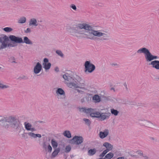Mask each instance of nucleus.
I'll return each mask as SVG.
<instances>
[{
	"mask_svg": "<svg viewBox=\"0 0 159 159\" xmlns=\"http://www.w3.org/2000/svg\"><path fill=\"white\" fill-rule=\"evenodd\" d=\"M90 25L86 23H79L67 27V31L73 36L79 38L85 36L87 39L94 40L97 37L101 41H107L110 38L109 33L101 27Z\"/></svg>",
	"mask_w": 159,
	"mask_h": 159,
	"instance_id": "nucleus-1",
	"label": "nucleus"
},
{
	"mask_svg": "<svg viewBox=\"0 0 159 159\" xmlns=\"http://www.w3.org/2000/svg\"><path fill=\"white\" fill-rule=\"evenodd\" d=\"M63 78L65 81L68 87L70 88H80L82 89L85 90L86 89L84 87H80V84L81 86H84V83H81L82 80L81 78L78 76H76L74 79L68 73H66L63 75Z\"/></svg>",
	"mask_w": 159,
	"mask_h": 159,
	"instance_id": "nucleus-2",
	"label": "nucleus"
},
{
	"mask_svg": "<svg viewBox=\"0 0 159 159\" xmlns=\"http://www.w3.org/2000/svg\"><path fill=\"white\" fill-rule=\"evenodd\" d=\"M111 115V113H102L98 111H95L93 110V112L90 114V116L94 118H100L101 120H104L108 119Z\"/></svg>",
	"mask_w": 159,
	"mask_h": 159,
	"instance_id": "nucleus-3",
	"label": "nucleus"
},
{
	"mask_svg": "<svg viewBox=\"0 0 159 159\" xmlns=\"http://www.w3.org/2000/svg\"><path fill=\"white\" fill-rule=\"evenodd\" d=\"M138 53H143L144 54L145 59L147 62H150L152 60L153 55L149 50L146 48H142L137 51Z\"/></svg>",
	"mask_w": 159,
	"mask_h": 159,
	"instance_id": "nucleus-4",
	"label": "nucleus"
},
{
	"mask_svg": "<svg viewBox=\"0 0 159 159\" xmlns=\"http://www.w3.org/2000/svg\"><path fill=\"white\" fill-rule=\"evenodd\" d=\"M5 122H7L10 124L12 126L17 128L19 125V120L15 116H10L5 117Z\"/></svg>",
	"mask_w": 159,
	"mask_h": 159,
	"instance_id": "nucleus-5",
	"label": "nucleus"
},
{
	"mask_svg": "<svg viewBox=\"0 0 159 159\" xmlns=\"http://www.w3.org/2000/svg\"><path fill=\"white\" fill-rule=\"evenodd\" d=\"M140 125L149 128L153 129L157 127V125L151 121L146 120H139Z\"/></svg>",
	"mask_w": 159,
	"mask_h": 159,
	"instance_id": "nucleus-6",
	"label": "nucleus"
},
{
	"mask_svg": "<svg viewBox=\"0 0 159 159\" xmlns=\"http://www.w3.org/2000/svg\"><path fill=\"white\" fill-rule=\"evenodd\" d=\"M9 37H8L6 35L0 37V43H1L0 47V49L5 48L9 46V44H7V42L9 41Z\"/></svg>",
	"mask_w": 159,
	"mask_h": 159,
	"instance_id": "nucleus-7",
	"label": "nucleus"
},
{
	"mask_svg": "<svg viewBox=\"0 0 159 159\" xmlns=\"http://www.w3.org/2000/svg\"><path fill=\"white\" fill-rule=\"evenodd\" d=\"M85 68V72L88 71L89 73H92L95 69V66L93 64L91 63L89 61H86L84 64Z\"/></svg>",
	"mask_w": 159,
	"mask_h": 159,
	"instance_id": "nucleus-8",
	"label": "nucleus"
},
{
	"mask_svg": "<svg viewBox=\"0 0 159 159\" xmlns=\"http://www.w3.org/2000/svg\"><path fill=\"white\" fill-rule=\"evenodd\" d=\"M9 39L11 41L16 43H20L23 42V40L21 38L16 37L13 35H10Z\"/></svg>",
	"mask_w": 159,
	"mask_h": 159,
	"instance_id": "nucleus-9",
	"label": "nucleus"
},
{
	"mask_svg": "<svg viewBox=\"0 0 159 159\" xmlns=\"http://www.w3.org/2000/svg\"><path fill=\"white\" fill-rule=\"evenodd\" d=\"M56 93L59 99H64L66 97L65 92L61 88L57 89L56 91Z\"/></svg>",
	"mask_w": 159,
	"mask_h": 159,
	"instance_id": "nucleus-10",
	"label": "nucleus"
},
{
	"mask_svg": "<svg viewBox=\"0 0 159 159\" xmlns=\"http://www.w3.org/2000/svg\"><path fill=\"white\" fill-rule=\"evenodd\" d=\"M42 69V66L39 62H37L36 65L34 66L33 71L35 74L39 73Z\"/></svg>",
	"mask_w": 159,
	"mask_h": 159,
	"instance_id": "nucleus-11",
	"label": "nucleus"
},
{
	"mask_svg": "<svg viewBox=\"0 0 159 159\" xmlns=\"http://www.w3.org/2000/svg\"><path fill=\"white\" fill-rule=\"evenodd\" d=\"M151 65L152 67L155 68L157 70H159V61L154 60L152 61L149 64Z\"/></svg>",
	"mask_w": 159,
	"mask_h": 159,
	"instance_id": "nucleus-12",
	"label": "nucleus"
},
{
	"mask_svg": "<svg viewBox=\"0 0 159 159\" xmlns=\"http://www.w3.org/2000/svg\"><path fill=\"white\" fill-rule=\"evenodd\" d=\"M29 25L30 26H37L38 24L37 20L34 18L30 19L29 22Z\"/></svg>",
	"mask_w": 159,
	"mask_h": 159,
	"instance_id": "nucleus-13",
	"label": "nucleus"
},
{
	"mask_svg": "<svg viewBox=\"0 0 159 159\" xmlns=\"http://www.w3.org/2000/svg\"><path fill=\"white\" fill-rule=\"evenodd\" d=\"M109 130L105 129L103 132H100V136L101 139H103L106 137L108 134Z\"/></svg>",
	"mask_w": 159,
	"mask_h": 159,
	"instance_id": "nucleus-14",
	"label": "nucleus"
},
{
	"mask_svg": "<svg viewBox=\"0 0 159 159\" xmlns=\"http://www.w3.org/2000/svg\"><path fill=\"white\" fill-rule=\"evenodd\" d=\"M93 100L95 103H98L101 101V98L97 94L94 95L93 97Z\"/></svg>",
	"mask_w": 159,
	"mask_h": 159,
	"instance_id": "nucleus-15",
	"label": "nucleus"
},
{
	"mask_svg": "<svg viewBox=\"0 0 159 159\" xmlns=\"http://www.w3.org/2000/svg\"><path fill=\"white\" fill-rule=\"evenodd\" d=\"M82 140H70L69 143L73 144L79 145L82 143Z\"/></svg>",
	"mask_w": 159,
	"mask_h": 159,
	"instance_id": "nucleus-16",
	"label": "nucleus"
},
{
	"mask_svg": "<svg viewBox=\"0 0 159 159\" xmlns=\"http://www.w3.org/2000/svg\"><path fill=\"white\" fill-rule=\"evenodd\" d=\"M43 147L45 149H46V148H47V149L48 152H51L52 148L49 143L45 142H44L43 144Z\"/></svg>",
	"mask_w": 159,
	"mask_h": 159,
	"instance_id": "nucleus-17",
	"label": "nucleus"
},
{
	"mask_svg": "<svg viewBox=\"0 0 159 159\" xmlns=\"http://www.w3.org/2000/svg\"><path fill=\"white\" fill-rule=\"evenodd\" d=\"M63 134L65 137L68 139L71 137V132L68 130L64 131L63 133Z\"/></svg>",
	"mask_w": 159,
	"mask_h": 159,
	"instance_id": "nucleus-18",
	"label": "nucleus"
},
{
	"mask_svg": "<svg viewBox=\"0 0 159 159\" xmlns=\"http://www.w3.org/2000/svg\"><path fill=\"white\" fill-rule=\"evenodd\" d=\"M22 43H25L26 44L30 45H32L33 44L32 42L27 37H24Z\"/></svg>",
	"mask_w": 159,
	"mask_h": 159,
	"instance_id": "nucleus-19",
	"label": "nucleus"
},
{
	"mask_svg": "<svg viewBox=\"0 0 159 159\" xmlns=\"http://www.w3.org/2000/svg\"><path fill=\"white\" fill-rule=\"evenodd\" d=\"M103 146L106 147L107 148L106 150H108V151L111 150L113 148L112 146L107 143H104L103 144Z\"/></svg>",
	"mask_w": 159,
	"mask_h": 159,
	"instance_id": "nucleus-20",
	"label": "nucleus"
},
{
	"mask_svg": "<svg viewBox=\"0 0 159 159\" xmlns=\"http://www.w3.org/2000/svg\"><path fill=\"white\" fill-rule=\"evenodd\" d=\"M43 67L46 70H48L50 69L51 66V63H43Z\"/></svg>",
	"mask_w": 159,
	"mask_h": 159,
	"instance_id": "nucleus-21",
	"label": "nucleus"
},
{
	"mask_svg": "<svg viewBox=\"0 0 159 159\" xmlns=\"http://www.w3.org/2000/svg\"><path fill=\"white\" fill-rule=\"evenodd\" d=\"M26 18L25 17H22L20 18L18 20V23L20 24H23L26 22Z\"/></svg>",
	"mask_w": 159,
	"mask_h": 159,
	"instance_id": "nucleus-22",
	"label": "nucleus"
},
{
	"mask_svg": "<svg viewBox=\"0 0 159 159\" xmlns=\"http://www.w3.org/2000/svg\"><path fill=\"white\" fill-rule=\"evenodd\" d=\"M24 125L25 129L27 130H30L32 127V125L29 123L25 122L24 123Z\"/></svg>",
	"mask_w": 159,
	"mask_h": 159,
	"instance_id": "nucleus-23",
	"label": "nucleus"
},
{
	"mask_svg": "<svg viewBox=\"0 0 159 159\" xmlns=\"http://www.w3.org/2000/svg\"><path fill=\"white\" fill-rule=\"evenodd\" d=\"M60 151V149L59 148L56 149L53 152L52 154V156L53 157H56Z\"/></svg>",
	"mask_w": 159,
	"mask_h": 159,
	"instance_id": "nucleus-24",
	"label": "nucleus"
},
{
	"mask_svg": "<svg viewBox=\"0 0 159 159\" xmlns=\"http://www.w3.org/2000/svg\"><path fill=\"white\" fill-rule=\"evenodd\" d=\"M3 30L7 33L13 31V29L10 27H6L2 29Z\"/></svg>",
	"mask_w": 159,
	"mask_h": 159,
	"instance_id": "nucleus-25",
	"label": "nucleus"
},
{
	"mask_svg": "<svg viewBox=\"0 0 159 159\" xmlns=\"http://www.w3.org/2000/svg\"><path fill=\"white\" fill-rule=\"evenodd\" d=\"M96 150L95 149H91L89 150L88 153L89 155L92 156L96 152Z\"/></svg>",
	"mask_w": 159,
	"mask_h": 159,
	"instance_id": "nucleus-26",
	"label": "nucleus"
},
{
	"mask_svg": "<svg viewBox=\"0 0 159 159\" xmlns=\"http://www.w3.org/2000/svg\"><path fill=\"white\" fill-rule=\"evenodd\" d=\"M111 112L112 114L114 115L115 116H117L119 113V111L116 110L114 109H111Z\"/></svg>",
	"mask_w": 159,
	"mask_h": 159,
	"instance_id": "nucleus-27",
	"label": "nucleus"
},
{
	"mask_svg": "<svg viewBox=\"0 0 159 159\" xmlns=\"http://www.w3.org/2000/svg\"><path fill=\"white\" fill-rule=\"evenodd\" d=\"M114 156V154L111 152H109L106 155L105 158L106 159H110Z\"/></svg>",
	"mask_w": 159,
	"mask_h": 159,
	"instance_id": "nucleus-28",
	"label": "nucleus"
},
{
	"mask_svg": "<svg viewBox=\"0 0 159 159\" xmlns=\"http://www.w3.org/2000/svg\"><path fill=\"white\" fill-rule=\"evenodd\" d=\"M53 136V135L52 134H48L47 135H46L45 134H43L42 135L43 138V139H50L52 138V137H50V136Z\"/></svg>",
	"mask_w": 159,
	"mask_h": 159,
	"instance_id": "nucleus-29",
	"label": "nucleus"
},
{
	"mask_svg": "<svg viewBox=\"0 0 159 159\" xmlns=\"http://www.w3.org/2000/svg\"><path fill=\"white\" fill-rule=\"evenodd\" d=\"M52 145L53 148H56L58 145V143L54 140H52Z\"/></svg>",
	"mask_w": 159,
	"mask_h": 159,
	"instance_id": "nucleus-30",
	"label": "nucleus"
},
{
	"mask_svg": "<svg viewBox=\"0 0 159 159\" xmlns=\"http://www.w3.org/2000/svg\"><path fill=\"white\" fill-rule=\"evenodd\" d=\"M83 120L85 122V124L89 126L90 125L91 122L89 119L86 118H84L83 119Z\"/></svg>",
	"mask_w": 159,
	"mask_h": 159,
	"instance_id": "nucleus-31",
	"label": "nucleus"
},
{
	"mask_svg": "<svg viewBox=\"0 0 159 159\" xmlns=\"http://www.w3.org/2000/svg\"><path fill=\"white\" fill-rule=\"evenodd\" d=\"M9 86L7 85H4L3 84L0 83V88L3 89L9 88Z\"/></svg>",
	"mask_w": 159,
	"mask_h": 159,
	"instance_id": "nucleus-32",
	"label": "nucleus"
},
{
	"mask_svg": "<svg viewBox=\"0 0 159 159\" xmlns=\"http://www.w3.org/2000/svg\"><path fill=\"white\" fill-rule=\"evenodd\" d=\"M71 147L70 145H68L66 146L65 148V151L66 152H69L71 149Z\"/></svg>",
	"mask_w": 159,
	"mask_h": 159,
	"instance_id": "nucleus-33",
	"label": "nucleus"
},
{
	"mask_svg": "<svg viewBox=\"0 0 159 159\" xmlns=\"http://www.w3.org/2000/svg\"><path fill=\"white\" fill-rule=\"evenodd\" d=\"M94 109H92L90 108H88V109H86L85 108V113H91L93 112Z\"/></svg>",
	"mask_w": 159,
	"mask_h": 159,
	"instance_id": "nucleus-34",
	"label": "nucleus"
},
{
	"mask_svg": "<svg viewBox=\"0 0 159 159\" xmlns=\"http://www.w3.org/2000/svg\"><path fill=\"white\" fill-rule=\"evenodd\" d=\"M56 53L61 57H63L64 55L61 51L57 50L56 51Z\"/></svg>",
	"mask_w": 159,
	"mask_h": 159,
	"instance_id": "nucleus-35",
	"label": "nucleus"
},
{
	"mask_svg": "<svg viewBox=\"0 0 159 159\" xmlns=\"http://www.w3.org/2000/svg\"><path fill=\"white\" fill-rule=\"evenodd\" d=\"M70 8H72L73 10L75 11H76L77 10V7L74 4H71L70 6Z\"/></svg>",
	"mask_w": 159,
	"mask_h": 159,
	"instance_id": "nucleus-36",
	"label": "nucleus"
},
{
	"mask_svg": "<svg viewBox=\"0 0 159 159\" xmlns=\"http://www.w3.org/2000/svg\"><path fill=\"white\" fill-rule=\"evenodd\" d=\"M108 151L107 150H105L103 151L102 153H101L99 157H103L108 152Z\"/></svg>",
	"mask_w": 159,
	"mask_h": 159,
	"instance_id": "nucleus-37",
	"label": "nucleus"
},
{
	"mask_svg": "<svg viewBox=\"0 0 159 159\" xmlns=\"http://www.w3.org/2000/svg\"><path fill=\"white\" fill-rule=\"evenodd\" d=\"M72 139H83V138L81 136H75Z\"/></svg>",
	"mask_w": 159,
	"mask_h": 159,
	"instance_id": "nucleus-38",
	"label": "nucleus"
},
{
	"mask_svg": "<svg viewBox=\"0 0 159 159\" xmlns=\"http://www.w3.org/2000/svg\"><path fill=\"white\" fill-rule=\"evenodd\" d=\"M5 117L0 116V122H2V123L5 122Z\"/></svg>",
	"mask_w": 159,
	"mask_h": 159,
	"instance_id": "nucleus-39",
	"label": "nucleus"
},
{
	"mask_svg": "<svg viewBox=\"0 0 159 159\" xmlns=\"http://www.w3.org/2000/svg\"><path fill=\"white\" fill-rule=\"evenodd\" d=\"M28 134L30 136L33 137V138H35V134L30 132L28 133Z\"/></svg>",
	"mask_w": 159,
	"mask_h": 159,
	"instance_id": "nucleus-40",
	"label": "nucleus"
},
{
	"mask_svg": "<svg viewBox=\"0 0 159 159\" xmlns=\"http://www.w3.org/2000/svg\"><path fill=\"white\" fill-rule=\"evenodd\" d=\"M31 32V29L29 28H28L26 29V30H25V32L27 33H30Z\"/></svg>",
	"mask_w": 159,
	"mask_h": 159,
	"instance_id": "nucleus-41",
	"label": "nucleus"
},
{
	"mask_svg": "<svg viewBox=\"0 0 159 159\" xmlns=\"http://www.w3.org/2000/svg\"><path fill=\"white\" fill-rule=\"evenodd\" d=\"M48 59L47 58H45L43 59V63H48Z\"/></svg>",
	"mask_w": 159,
	"mask_h": 159,
	"instance_id": "nucleus-42",
	"label": "nucleus"
},
{
	"mask_svg": "<svg viewBox=\"0 0 159 159\" xmlns=\"http://www.w3.org/2000/svg\"><path fill=\"white\" fill-rule=\"evenodd\" d=\"M80 111L81 112H84L85 113V108H80Z\"/></svg>",
	"mask_w": 159,
	"mask_h": 159,
	"instance_id": "nucleus-43",
	"label": "nucleus"
},
{
	"mask_svg": "<svg viewBox=\"0 0 159 159\" xmlns=\"http://www.w3.org/2000/svg\"><path fill=\"white\" fill-rule=\"evenodd\" d=\"M124 87H125L126 90H128V86H127V85L126 83H125V82L124 83Z\"/></svg>",
	"mask_w": 159,
	"mask_h": 159,
	"instance_id": "nucleus-44",
	"label": "nucleus"
},
{
	"mask_svg": "<svg viewBox=\"0 0 159 159\" xmlns=\"http://www.w3.org/2000/svg\"><path fill=\"white\" fill-rule=\"evenodd\" d=\"M35 138L36 137H38L39 138H40L41 137V135L40 134H35Z\"/></svg>",
	"mask_w": 159,
	"mask_h": 159,
	"instance_id": "nucleus-45",
	"label": "nucleus"
},
{
	"mask_svg": "<svg viewBox=\"0 0 159 159\" xmlns=\"http://www.w3.org/2000/svg\"><path fill=\"white\" fill-rule=\"evenodd\" d=\"M76 90L77 91V92H78L79 93H80L81 94H83L84 93V92L82 90H80L78 89H76Z\"/></svg>",
	"mask_w": 159,
	"mask_h": 159,
	"instance_id": "nucleus-46",
	"label": "nucleus"
},
{
	"mask_svg": "<svg viewBox=\"0 0 159 159\" xmlns=\"http://www.w3.org/2000/svg\"><path fill=\"white\" fill-rule=\"evenodd\" d=\"M158 57L156 56L153 55L152 56V60H156L158 58Z\"/></svg>",
	"mask_w": 159,
	"mask_h": 159,
	"instance_id": "nucleus-47",
	"label": "nucleus"
},
{
	"mask_svg": "<svg viewBox=\"0 0 159 159\" xmlns=\"http://www.w3.org/2000/svg\"><path fill=\"white\" fill-rule=\"evenodd\" d=\"M55 70L57 72H58V71H59V69L58 67L57 66L55 67Z\"/></svg>",
	"mask_w": 159,
	"mask_h": 159,
	"instance_id": "nucleus-48",
	"label": "nucleus"
},
{
	"mask_svg": "<svg viewBox=\"0 0 159 159\" xmlns=\"http://www.w3.org/2000/svg\"><path fill=\"white\" fill-rule=\"evenodd\" d=\"M30 130H31L32 131H36V129L34 128H30Z\"/></svg>",
	"mask_w": 159,
	"mask_h": 159,
	"instance_id": "nucleus-49",
	"label": "nucleus"
},
{
	"mask_svg": "<svg viewBox=\"0 0 159 159\" xmlns=\"http://www.w3.org/2000/svg\"><path fill=\"white\" fill-rule=\"evenodd\" d=\"M84 98H83L81 99V102L83 103L85 102Z\"/></svg>",
	"mask_w": 159,
	"mask_h": 159,
	"instance_id": "nucleus-50",
	"label": "nucleus"
},
{
	"mask_svg": "<svg viewBox=\"0 0 159 159\" xmlns=\"http://www.w3.org/2000/svg\"><path fill=\"white\" fill-rule=\"evenodd\" d=\"M142 159H148V158L146 156H144L142 157Z\"/></svg>",
	"mask_w": 159,
	"mask_h": 159,
	"instance_id": "nucleus-51",
	"label": "nucleus"
},
{
	"mask_svg": "<svg viewBox=\"0 0 159 159\" xmlns=\"http://www.w3.org/2000/svg\"><path fill=\"white\" fill-rule=\"evenodd\" d=\"M3 126H4L5 128H8V126H9L8 125H7V124H6V125H3Z\"/></svg>",
	"mask_w": 159,
	"mask_h": 159,
	"instance_id": "nucleus-52",
	"label": "nucleus"
},
{
	"mask_svg": "<svg viewBox=\"0 0 159 159\" xmlns=\"http://www.w3.org/2000/svg\"><path fill=\"white\" fill-rule=\"evenodd\" d=\"M117 159H124V157H119L117 158Z\"/></svg>",
	"mask_w": 159,
	"mask_h": 159,
	"instance_id": "nucleus-53",
	"label": "nucleus"
},
{
	"mask_svg": "<svg viewBox=\"0 0 159 159\" xmlns=\"http://www.w3.org/2000/svg\"><path fill=\"white\" fill-rule=\"evenodd\" d=\"M111 90H114V91H115V89L114 88H111Z\"/></svg>",
	"mask_w": 159,
	"mask_h": 159,
	"instance_id": "nucleus-54",
	"label": "nucleus"
},
{
	"mask_svg": "<svg viewBox=\"0 0 159 159\" xmlns=\"http://www.w3.org/2000/svg\"><path fill=\"white\" fill-rule=\"evenodd\" d=\"M98 159H106L105 158V157H104L103 158H99Z\"/></svg>",
	"mask_w": 159,
	"mask_h": 159,
	"instance_id": "nucleus-55",
	"label": "nucleus"
},
{
	"mask_svg": "<svg viewBox=\"0 0 159 159\" xmlns=\"http://www.w3.org/2000/svg\"><path fill=\"white\" fill-rule=\"evenodd\" d=\"M11 58H12V59H13L14 60H15V59H14V57H12Z\"/></svg>",
	"mask_w": 159,
	"mask_h": 159,
	"instance_id": "nucleus-56",
	"label": "nucleus"
},
{
	"mask_svg": "<svg viewBox=\"0 0 159 159\" xmlns=\"http://www.w3.org/2000/svg\"><path fill=\"white\" fill-rule=\"evenodd\" d=\"M12 62H16L15 61H13Z\"/></svg>",
	"mask_w": 159,
	"mask_h": 159,
	"instance_id": "nucleus-57",
	"label": "nucleus"
},
{
	"mask_svg": "<svg viewBox=\"0 0 159 159\" xmlns=\"http://www.w3.org/2000/svg\"><path fill=\"white\" fill-rule=\"evenodd\" d=\"M137 152H138V153H139V151H138Z\"/></svg>",
	"mask_w": 159,
	"mask_h": 159,
	"instance_id": "nucleus-58",
	"label": "nucleus"
},
{
	"mask_svg": "<svg viewBox=\"0 0 159 159\" xmlns=\"http://www.w3.org/2000/svg\"><path fill=\"white\" fill-rule=\"evenodd\" d=\"M158 79L159 80V78H158Z\"/></svg>",
	"mask_w": 159,
	"mask_h": 159,
	"instance_id": "nucleus-59",
	"label": "nucleus"
}]
</instances>
